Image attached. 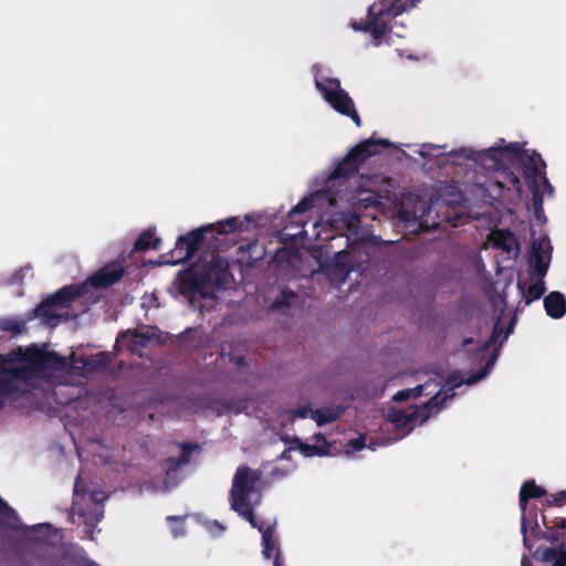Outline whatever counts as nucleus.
Returning a JSON list of instances; mask_svg holds the SVG:
<instances>
[{
    "mask_svg": "<svg viewBox=\"0 0 566 566\" xmlns=\"http://www.w3.org/2000/svg\"><path fill=\"white\" fill-rule=\"evenodd\" d=\"M391 144L387 139L369 138L356 145L331 171L317 174L310 184V193L289 213L291 223L302 228L294 237L335 241L345 238L346 248L335 252L322 270L335 284L344 283L354 271L361 273L373 249L381 241L359 231L363 209L379 208L380 184L384 177H356L360 164Z\"/></svg>",
    "mask_w": 566,
    "mask_h": 566,
    "instance_id": "nucleus-1",
    "label": "nucleus"
},
{
    "mask_svg": "<svg viewBox=\"0 0 566 566\" xmlns=\"http://www.w3.org/2000/svg\"><path fill=\"white\" fill-rule=\"evenodd\" d=\"M413 151L428 160L439 164L464 165L472 164L486 171L495 174L493 185L500 190H514L522 195V184L515 170L523 172L525 182L532 192V209L539 222L545 221L543 201L553 196L554 189L545 175V163L535 151L523 149L520 143L506 142L500 138L491 147L475 150L461 147L448 150L447 145L421 144L409 145Z\"/></svg>",
    "mask_w": 566,
    "mask_h": 566,
    "instance_id": "nucleus-2",
    "label": "nucleus"
},
{
    "mask_svg": "<svg viewBox=\"0 0 566 566\" xmlns=\"http://www.w3.org/2000/svg\"><path fill=\"white\" fill-rule=\"evenodd\" d=\"M111 364V356L101 352L94 356L75 358L57 356L48 345L33 344L0 355V408L22 398L42 382L61 384L69 367L92 371Z\"/></svg>",
    "mask_w": 566,
    "mask_h": 566,
    "instance_id": "nucleus-3",
    "label": "nucleus"
},
{
    "mask_svg": "<svg viewBox=\"0 0 566 566\" xmlns=\"http://www.w3.org/2000/svg\"><path fill=\"white\" fill-rule=\"evenodd\" d=\"M499 356V349L493 348L492 353L486 358L484 368L469 377H464L463 373L452 374L441 386V377L434 376L429 380L420 384L413 388H408L398 391L394 396L395 401H403L409 398L419 396H430L431 399L422 406H408L403 409H390L387 415V421L396 430L395 437L381 439L380 441H369L367 437L361 436L357 439L349 440L345 446V453L352 454L364 448L375 451L378 447L394 443L406 436H408L416 427L421 426L428 419L436 416L444 406L446 401L451 399L455 394L454 390L462 385H473L476 381L486 377L493 368Z\"/></svg>",
    "mask_w": 566,
    "mask_h": 566,
    "instance_id": "nucleus-4",
    "label": "nucleus"
},
{
    "mask_svg": "<svg viewBox=\"0 0 566 566\" xmlns=\"http://www.w3.org/2000/svg\"><path fill=\"white\" fill-rule=\"evenodd\" d=\"M123 274L122 265L116 263L105 265L82 284L64 286L49 296L34 310L33 316L43 325L56 326L71 315L70 308H74L77 304L81 305L78 312H85L87 305L96 302L98 297L95 290L113 285Z\"/></svg>",
    "mask_w": 566,
    "mask_h": 566,
    "instance_id": "nucleus-5",
    "label": "nucleus"
},
{
    "mask_svg": "<svg viewBox=\"0 0 566 566\" xmlns=\"http://www.w3.org/2000/svg\"><path fill=\"white\" fill-rule=\"evenodd\" d=\"M230 277L228 261L209 253L189 271L176 277L175 289L188 298L191 306L203 312L216 307L217 292Z\"/></svg>",
    "mask_w": 566,
    "mask_h": 566,
    "instance_id": "nucleus-6",
    "label": "nucleus"
},
{
    "mask_svg": "<svg viewBox=\"0 0 566 566\" xmlns=\"http://www.w3.org/2000/svg\"><path fill=\"white\" fill-rule=\"evenodd\" d=\"M421 0H380L368 8L366 22H352L355 31L367 32L374 40V45L379 46L382 43L391 44L392 35L401 38L399 31L390 22L397 15L413 9Z\"/></svg>",
    "mask_w": 566,
    "mask_h": 566,
    "instance_id": "nucleus-7",
    "label": "nucleus"
},
{
    "mask_svg": "<svg viewBox=\"0 0 566 566\" xmlns=\"http://www.w3.org/2000/svg\"><path fill=\"white\" fill-rule=\"evenodd\" d=\"M552 260V245L546 235L533 233L528 256L527 276L520 277L517 287L528 305L545 292L544 277Z\"/></svg>",
    "mask_w": 566,
    "mask_h": 566,
    "instance_id": "nucleus-8",
    "label": "nucleus"
},
{
    "mask_svg": "<svg viewBox=\"0 0 566 566\" xmlns=\"http://www.w3.org/2000/svg\"><path fill=\"white\" fill-rule=\"evenodd\" d=\"M250 220L249 216H245L243 219H240L238 217H231L221 221H218L217 223L209 224L206 227H200L198 229H195L187 234L180 235L177 239L176 245L174 251H171L169 254H163L159 256V259L154 262L156 265H164V264H170L176 265L182 262H186L189 260L195 251L198 249L202 235L205 232L209 230H216L218 233H230L233 231H243L247 230L245 223H248Z\"/></svg>",
    "mask_w": 566,
    "mask_h": 566,
    "instance_id": "nucleus-9",
    "label": "nucleus"
},
{
    "mask_svg": "<svg viewBox=\"0 0 566 566\" xmlns=\"http://www.w3.org/2000/svg\"><path fill=\"white\" fill-rule=\"evenodd\" d=\"M260 480L259 471L241 465L234 473L230 490L231 509L249 521L251 526H256L253 510L261 501Z\"/></svg>",
    "mask_w": 566,
    "mask_h": 566,
    "instance_id": "nucleus-10",
    "label": "nucleus"
},
{
    "mask_svg": "<svg viewBox=\"0 0 566 566\" xmlns=\"http://www.w3.org/2000/svg\"><path fill=\"white\" fill-rule=\"evenodd\" d=\"M106 494L95 488H91L80 474L74 483L73 513L83 520V523L92 531L104 516L103 502Z\"/></svg>",
    "mask_w": 566,
    "mask_h": 566,
    "instance_id": "nucleus-11",
    "label": "nucleus"
},
{
    "mask_svg": "<svg viewBox=\"0 0 566 566\" xmlns=\"http://www.w3.org/2000/svg\"><path fill=\"white\" fill-rule=\"evenodd\" d=\"M313 72L315 86L322 94L323 98L334 111L340 115L352 118L356 126L359 127L361 122L356 111L355 103L349 94L342 88L339 80L325 76L321 64L314 65Z\"/></svg>",
    "mask_w": 566,
    "mask_h": 566,
    "instance_id": "nucleus-12",
    "label": "nucleus"
},
{
    "mask_svg": "<svg viewBox=\"0 0 566 566\" xmlns=\"http://www.w3.org/2000/svg\"><path fill=\"white\" fill-rule=\"evenodd\" d=\"M396 218L398 224L409 227L412 232L429 230L439 223L437 216H433L432 207L416 200L412 195L402 198Z\"/></svg>",
    "mask_w": 566,
    "mask_h": 566,
    "instance_id": "nucleus-13",
    "label": "nucleus"
},
{
    "mask_svg": "<svg viewBox=\"0 0 566 566\" xmlns=\"http://www.w3.org/2000/svg\"><path fill=\"white\" fill-rule=\"evenodd\" d=\"M161 335L155 326H140L134 331H126L116 338L115 349L126 348L132 353H140L148 345L161 344Z\"/></svg>",
    "mask_w": 566,
    "mask_h": 566,
    "instance_id": "nucleus-14",
    "label": "nucleus"
},
{
    "mask_svg": "<svg viewBox=\"0 0 566 566\" xmlns=\"http://www.w3.org/2000/svg\"><path fill=\"white\" fill-rule=\"evenodd\" d=\"M545 537L560 547L536 549L534 557L553 566H566V520L560 518L549 528Z\"/></svg>",
    "mask_w": 566,
    "mask_h": 566,
    "instance_id": "nucleus-15",
    "label": "nucleus"
},
{
    "mask_svg": "<svg viewBox=\"0 0 566 566\" xmlns=\"http://www.w3.org/2000/svg\"><path fill=\"white\" fill-rule=\"evenodd\" d=\"M545 491L541 486L536 485L534 481L525 482L520 491V506L522 510V523L521 531L523 534V542L527 546V530H528V518L526 516V502L528 499H536L544 495Z\"/></svg>",
    "mask_w": 566,
    "mask_h": 566,
    "instance_id": "nucleus-16",
    "label": "nucleus"
},
{
    "mask_svg": "<svg viewBox=\"0 0 566 566\" xmlns=\"http://www.w3.org/2000/svg\"><path fill=\"white\" fill-rule=\"evenodd\" d=\"M274 526H275V522L273 523H258L256 522V526H253L254 528H258L260 531V533L262 534V545H263V549H262V554L264 556V558H271L272 556H274V559L276 558V556H279V563L281 566L282 563H281V553H280V548L277 546V543L276 541L273 538V532H274Z\"/></svg>",
    "mask_w": 566,
    "mask_h": 566,
    "instance_id": "nucleus-17",
    "label": "nucleus"
},
{
    "mask_svg": "<svg viewBox=\"0 0 566 566\" xmlns=\"http://www.w3.org/2000/svg\"><path fill=\"white\" fill-rule=\"evenodd\" d=\"M488 243L502 250L507 254V258H515L517 255L518 243L516 238L510 232L503 230L492 231L489 235Z\"/></svg>",
    "mask_w": 566,
    "mask_h": 566,
    "instance_id": "nucleus-18",
    "label": "nucleus"
},
{
    "mask_svg": "<svg viewBox=\"0 0 566 566\" xmlns=\"http://www.w3.org/2000/svg\"><path fill=\"white\" fill-rule=\"evenodd\" d=\"M313 440V443L298 442V450L304 457H323L329 454V444L323 434H315Z\"/></svg>",
    "mask_w": 566,
    "mask_h": 566,
    "instance_id": "nucleus-19",
    "label": "nucleus"
},
{
    "mask_svg": "<svg viewBox=\"0 0 566 566\" xmlns=\"http://www.w3.org/2000/svg\"><path fill=\"white\" fill-rule=\"evenodd\" d=\"M545 311L552 318H560L566 313V300L559 292H552L544 298Z\"/></svg>",
    "mask_w": 566,
    "mask_h": 566,
    "instance_id": "nucleus-20",
    "label": "nucleus"
},
{
    "mask_svg": "<svg viewBox=\"0 0 566 566\" xmlns=\"http://www.w3.org/2000/svg\"><path fill=\"white\" fill-rule=\"evenodd\" d=\"M0 526L18 530L21 527L17 513L0 499Z\"/></svg>",
    "mask_w": 566,
    "mask_h": 566,
    "instance_id": "nucleus-21",
    "label": "nucleus"
},
{
    "mask_svg": "<svg viewBox=\"0 0 566 566\" xmlns=\"http://www.w3.org/2000/svg\"><path fill=\"white\" fill-rule=\"evenodd\" d=\"M342 415V409L338 407H325L314 410V421L318 427L335 421Z\"/></svg>",
    "mask_w": 566,
    "mask_h": 566,
    "instance_id": "nucleus-22",
    "label": "nucleus"
},
{
    "mask_svg": "<svg viewBox=\"0 0 566 566\" xmlns=\"http://www.w3.org/2000/svg\"><path fill=\"white\" fill-rule=\"evenodd\" d=\"M440 196L442 201L451 207L460 206L464 200L462 192L453 185L443 187Z\"/></svg>",
    "mask_w": 566,
    "mask_h": 566,
    "instance_id": "nucleus-23",
    "label": "nucleus"
},
{
    "mask_svg": "<svg viewBox=\"0 0 566 566\" xmlns=\"http://www.w3.org/2000/svg\"><path fill=\"white\" fill-rule=\"evenodd\" d=\"M158 238L155 235L153 230H147L143 232L135 243V249L137 250H146L150 248H157Z\"/></svg>",
    "mask_w": 566,
    "mask_h": 566,
    "instance_id": "nucleus-24",
    "label": "nucleus"
},
{
    "mask_svg": "<svg viewBox=\"0 0 566 566\" xmlns=\"http://www.w3.org/2000/svg\"><path fill=\"white\" fill-rule=\"evenodd\" d=\"M503 333V328L500 326V324H495L494 328H493V333H492V336L490 337V339L483 344V346L479 349V353H478V357H479V361H483L485 359V356H486V353L489 352V349L491 347L494 346V344L497 342V339L500 338V336L502 335Z\"/></svg>",
    "mask_w": 566,
    "mask_h": 566,
    "instance_id": "nucleus-25",
    "label": "nucleus"
},
{
    "mask_svg": "<svg viewBox=\"0 0 566 566\" xmlns=\"http://www.w3.org/2000/svg\"><path fill=\"white\" fill-rule=\"evenodd\" d=\"M296 297H297V295L294 292L289 291V290H283L281 292L280 296L272 304V308L281 310L285 306H290Z\"/></svg>",
    "mask_w": 566,
    "mask_h": 566,
    "instance_id": "nucleus-26",
    "label": "nucleus"
},
{
    "mask_svg": "<svg viewBox=\"0 0 566 566\" xmlns=\"http://www.w3.org/2000/svg\"><path fill=\"white\" fill-rule=\"evenodd\" d=\"M526 516L528 518L527 539L530 542L532 536H537V534L539 532V524H538V522L536 520V516L533 517L531 512L526 511ZM524 546L527 549H531V544L530 543H528L527 546L524 544Z\"/></svg>",
    "mask_w": 566,
    "mask_h": 566,
    "instance_id": "nucleus-27",
    "label": "nucleus"
},
{
    "mask_svg": "<svg viewBox=\"0 0 566 566\" xmlns=\"http://www.w3.org/2000/svg\"><path fill=\"white\" fill-rule=\"evenodd\" d=\"M193 447L192 446H185L184 449H182V454L181 457L177 460V462L175 463V467L174 468H169L168 471H167V478H170L172 475L176 474L177 472V468H179L181 464H186L188 462V453L190 452V450H192Z\"/></svg>",
    "mask_w": 566,
    "mask_h": 566,
    "instance_id": "nucleus-28",
    "label": "nucleus"
},
{
    "mask_svg": "<svg viewBox=\"0 0 566 566\" xmlns=\"http://www.w3.org/2000/svg\"><path fill=\"white\" fill-rule=\"evenodd\" d=\"M168 522L170 523V530L175 537L184 535L182 521L172 516H169Z\"/></svg>",
    "mask_w": 566,
    "mask_h": 566,
    "instance_id": "nucleus-29",
    "label": "nucleus"
},
{
    "mask_svg": "<svg viewBox=\"0 0 566 566\" xmlns=\"http://www.w3.org/2000/svg\"><path fill=\"white\" fill-rule=\"evenodd\" d=\"M205 526L212 536H219L224 532V526L218 521H208Z\"/></svg>",
    "mask_w": 566,
    "mask_h": 566,
    "instance_id": "nucleus-30",
    "label": "nucleus"
},
{
    "mask_svg": "<svg viewBox=\"0 0 566 566\" xmlns=\"http://www.w3.org/2000/svg\"><path fill=\"white\" fill-rule=\"evenodd\" d=\"M293 417L300 419L311 418L314 420V410L307 406L298 407L292 411Z\"/></svg>",
    "mask_w": 566,
    "mask_h": 566,
    "instance_id": "nucleus-31",
    "label": "nucleus"
},
{
    "mask_svg": "<svg viewBox=\"0 0 566 566\" xmlns=\"http://www.w3.org/2000/svg\"><path fill=\"white\" fill-rule=\"evenodd\" d=\"M2 328L6 331H11L14 334H19L22 332L23 326L21 323L13 319H6L2 322Z\"/></svg>",
    "mask_w": 566,
    "mask_h": 566,
    "instance_id": "nucleus-32",
    "label": "nucleus"
},
{
    "mask_svg": "<svg viewBox=\"0 0 566 566\" xmlns=\"http://www.w3.org/2000/svg\"><path fill=\"white\" fill-rule=\"evenodd\" d=\"M551 504L555 505H563L566 503V490L557 492L555 494L551 495V499L548 500Z\"/></svg>",
    "mask_w": 566,
    "mask_h": 566,
    "instance_id": "nucleus-33",
    "label": "nucleus"
},
{
    "mask_svg": "<svg viewBox=\"0 0 566 566\" xmlns=\"http://www.w3.org/2000/svg\"><path fill=\"white\" fill-rule=\"evenodd\" d=\"M463 217L461 214H454L453 217H449V222L452 227H458L462 224Z\"/></svg>",
    "mask_w": 566,
    "mask_h": 566,
    "instance_id": "nucleus-34",
    "label": "nucleus"
},
{
    "mask_svg": "<svg viewBox=\"0 0 566 566\" xmlns=\"http://www.w3.org/2000/svg\"><path fill=\"white\" fill-rule=\"evenodd\" d=\"M50 527H51L50 524H38V525H34V526H31L29 528V531H30V533L35 534V533H38L41 530H44V528L49 530Z\"/></svg>",
    "mask_w": 566,
    "mask_h": 566,
    "instance_id": "nucleus-35",
    "label": "nucleus"
},
{
    "mask_svg": "<svg viewBox=\"0 0 566 566\" xmlns=\"http://www.w3.org/2000/svg\"><path fill=\"white\" fill-rule=\"evenodd\" d=\"M31 271L30 266H23L19 270V272L15 274L17 276V280H19V277H24L29 272Z\"/></svg>",
    "mask_w": 566,
    "mask_h": 566,
    "instance_id": "nucleus-36",
    "label": "nucleus"
},
{
    "mask_svg": "<svg viewBox=\"0 0 566 566\" xmlns=\"http://www.w3.org/2000/svg\"><path fill=\"white\" fill-rule=\"evenodd\" d=\"M531 564H532L531 558L524 555L522 557L521 565L522 566H532Z\"/></svg>",
    "mask_w": 566,
    "mask_h": 566,
    "instance_id": "nucleus-37",
    "label": "nucleus"
},
{
    "mask_svg": "<svg viewBox=\"0 0 566 566\" xmlns=\"http://www.w3.org/2000/svg\"><path fill=\"white\" fill-rule=\"evenodd\" d=\"M510 332H511V331H507V332L503 335L501 343H502V342H504V340L507 338V336H509Z\"/></svg>",
    "mask_w": 566,
    "mask_h": 566,
    "instance_id": "nucleus-38",
    "label": "nucleus"
},
{
    "mask_svg": "<svg viewBox=\"0 0 566 566\" xmlns=\"http://www.w3.org/2000/svg\"><path fill=\"white\" fill-rule=\"evenodd\" d=\"M273 566H281L279 563V556H276L275 560H273Z\"/></svg>",
    "mask_w": 566,
    "mask_h": 566,
    "instance_id": "nucleus-39",
    "label": "nucleus"
},
{
    "mask_svg": "<svg viewBox=\"0 0 566 566\" xmlns=\"http://www.w3.org/2000/svg\"><path fill=\"white\" fill-rule=\"evenodd\" d=\"M472 340H465L464 345H469Z\"/></svg>",
    "mask_w": 566,
    "mask_h": 566,
    "instance_id": "nucleus-40",
    "label": "nucleus"
}]
</instances>
